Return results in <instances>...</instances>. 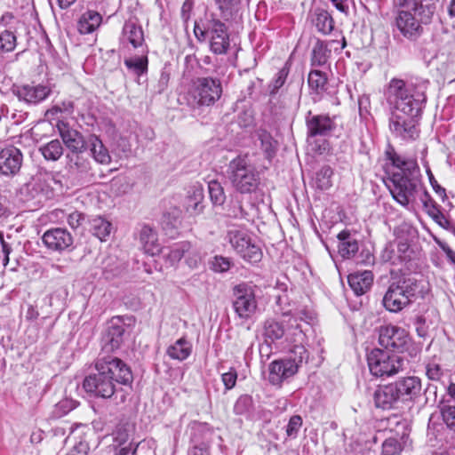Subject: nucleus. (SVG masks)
Segmentation results:
<instances>
[{
  "instance_id": "nucleus-1",
  "label": "nucleus",
  "mask_w": 455,
  "mask_h": 455,
  "mask_svg": "<svg viewBox=\"0 0 455 455\" xmlns=\"http://www.w3.org/2000/svg\"><path fill=\"white\" fill-rule=\"evenodd\" d=\"M95 372L86 376L84 390L98 398L108 399L116 391V385L131 386L133 375L131 368L121 359L112 355L97 358Z\"/></svg>"
},
{
  "instance_id": "nucleus-2",
  "label": "nucleus",
  "mask_w": 455,
  "mask_h": 455,
  "mask_svg": "<svg viewBox=\"0 0 455 455\" xmlns=\"http://www.w3.org/2000/svg\"><path fill=\"white\" fill-rule=\"evenodd\" d=\"M427 84L393 78L387 89V100L392 111L404 115L421 116L427 101Z\"/></svg>"
},
{
  "instance_id": "nucleus-3",
  "label": "nucleus",
  "mask_w": 455,
  "mask_h": 455,
  "mask_svg": "<svg viewBox=\"0 0 455 455\" xmlns=\"http://www.w3.org/2000/svg\"><path fill=\"white\" fill-rule=\"evenodd\" d=\"M388 186L393 198L403 207H408L423 188L420 170L411 172H393Z\"/></svg>"
},
{
  "instance_id": "nucleus-4",
  "label": "nucleus",
  "mask_w": 455,
  "mask_h": 455,
  "mask_svg": "<svg viewBox=\"0 0 455 455\" xmlns=\"http://www.w3.org/2000/svg\"><path fill=\"white\" fill-rule=\"evenodd\" d=\"M419 283L414 277H403L392 283L383 297V306L390 312H399L416 297Z\"/></svg>"
},
{
  "instance_id": "nucleus-5",
  "label": "nucleus",
  "mask_w": 455,
  "mask_h": 455,
  "mask_svg": "<svg viewBox=\"0 0 455 455\" xmlns=\"http://www.w3.org/2000/svg\"><path fill=\"white\" fill-rule=\"evenodd\" d=\"M222 88L218 80L199 77L192 82L188 92V102L193 108L211 106L221 96Z\"/></svg>"
},
{
  "instance_id": "nucleus-6",
  "label": "nucleus",
  "mask_w": 455,
  "mask_h": 455,
  "mask_svg": "<svg viewBox=\"0 0 455 455\" xmlns=\"http://www.w3.org/2000/svg\"><path fill=\"white\" fill-rule=\"evenodd\" d=\"M367 363L371 373L376 377H391L403 371L404 360L396 354L374 348L367 355Z\"/></svg>"
},
{
  "instance_id": "nucleus-7",
  "label": "nucleus",
  "mask_w": 455,
  "mask_h": 455,
  "mask_svg": "<svg viewBox=\"0 0 455 455\" xmlns=\"http://www.w3.org/2000/svg\"><path fill=\"white\" fill-rule=\"evenodd\" d=\"M232 171V183L241 193H251L259 183V177L254 166L246 156H239L229 164Z\"/></svg>"
},
{
  "instance_id": "nucleus-8",
  "label": "nucleus",
  "mask_w": 455,
  "mask_h": 455,
  "mask_svg": "<svg viewBox=\"0 0 455 455\" xmlns=\"http://www.w3.org/2000/svg\"><path fill=\"white\" fill-rule=\"evenodd\" d=\"M263 337L267 344L283 337L289 343H301L304 339V333L301 326L297 323V318H289L287 327L281 322L268 319L264 323Z\"/></svg>"
},
{
  "instance_id": "nucleus-9",
  "label": "nucleus",
  "mask_w": 455,
  "mask_h": 455,
  "mask_svg": "<svg viewBox=\"0 0 455 455\" xmlns=\"http://www.w3.org/2000/svg\"><path fill=\"white\" fill-rule=\"evenodd\" d=\"M421 116L404 115L392 111L389 117L391 134L403 141L416 140L419 137V119Z\"/></svg>"
},
{
  "instance_id": "nucleus-10",
  "label": "nucleus",
  "mask_w": 455,
  "mask_h": 455,
  "mask_svg": "<svg viewBox=\"0 0 455 455\" xmlns=\"http://www.w3.org/2000/svg\"><path fill=\"white\" fill-rule=\"evenodd\" d=\"M233 309L241 320H247L256 312L257 300L254 287L241 283L233 288Z\"/></svg>"
},
{
  "instance_id": "nucleus-11",
  "label": "nucleus",
  "mask_w": 455,
  "mask_h": 455,
  "mask_svg": "<svg viewBox=\"0 0 455 455\" xmlns=\"http://www.w3.org/2000/svg\"><path fill=\"white\" fill-rule=\"evenodd\" d=\"M229 243L241 258L250 263H257L262 258V251L251 242L245 229L229 230Z\"/></svg>"
},
{
  "instance_id": "nucleus-12",
  "label": "nucleus",
  "mask_w": 455,
  "mask_h": 455,
  "mask_svg": "<svg viewBox=\"0 0 455 455\" xmlns=\"http://www.w3.org/2000/svg\"><path fill=\"white\" fill-rule=\"evenodd\" d=\"M379 343L386 349L403 353L411 345L409 333L395 325L381 326L379 330Z\"/></svg>"
},
{
  "instance_id": "nucleus-13",
  "label": "nucleus",
  "mask_w": 455,
  "mask_h": 455,
  "mask_svg": "<svg viewBox=\"0 0 455 455\" xmlns=\"http://www.w3.org/2000/svg\"><path fill=\"white\" fill-rule=\"evenodd\" d=\"M429 22H423L420 17L415 13L412 9L404 8L398 12L395 17V25L403 36L410 40H416L423 33L422 24H428Z\"/></svg>"
},
{
  "instance_id": "nucleus-14",
  "label": "nucleus",
  "mask_w": 455,
  "mask_h": 455,
  "mask_svg": "<svg viewBox=\"0 0 455 455\" xmlns=\"http://www.w3.org/2000/svg\"><path fill=\"white\" fill-rule=\"evenodd\" d=\"M42 241L48 250L61 253L72 247L74 237L66 228H53L44 233Z\"/></svg>"
},
{
  "instance_id": "nucleus-15",
  "label": "nucleus",
  "mask_w": 455,
  "mask_h": 455,
  "mask_svg": "<svg viewBox=\"0 0 455 455\" xmlns=\"http://www.w3.org/2000/svg\"><path fill=\"white\" fill-rule=\"evenodd\" d=\"M50 87L43 84H14L12 92L20 101L26 104H38L51 93Z\"/></svg>"
},
{
  "instance_id": "nucleus-16",
  "label": "nucleus",
  "mask_w": 455,
  "mask_h": 455,
  "mask_svg": "<svg viewBox=\"0 0 455 455\" xmlns=\"http://www.w3.org/2000/svg\"><path fill=\"white\" fill-rule=\"evenodd\" d=\"M23 155L18 148L8 146L0 151V173L7 177L16 175L22 165Z\"/></svg>"
},
{
  "instance_id": "nucleus-17",
  "label": "nucleus",
  "mask_w": 455,
  "mask_h": 455,
  "mask_svg": "<svg viewBox=\"0 0 455 455\" xmlns=\"http://www.w3.org/2000/svg\"><path fill=\"white\" fill-rule=\"evenodd\" d=\"M57 129L63 143L72 153L79 154L86 150L87 140L80 132L63 121L58 122Z\"/></svg>"
},
{
  "instance_id": "nucleus-18",
  "label": "nucleus",
  "mask_w": 455,
  "mask_h": 455,
  "mask_svg": "<svg viewBox=\"0 0 455 455\" xmlns=\"http://www.w3.org/2000/svg\"><path fill=\"white\" fill-rule=\"evenodd\" d=\"M307 138L324 137L335 129L334 121L327 115H312L307 112L306 116Z\"/></svg>"
},
{
  "instance_id": "nucleus-19",
  "label": "nucleus",
  "mask_w": 455,
  "mask_h": 455,
  "mask_svg": "<svg viewBox=\"0 0 455 455\" xmlns=\"http://www.w3.org/2000/svg\"><path fill=\"white\" fill-rule=\"evenodd\" d=\"M402 403L416 402L421 396V379L416 376L400 378L395 381Z\"/></svg>"
},
{
  "instance_id": "nucleus-20",
  "label": "nucleus",
  "mask_w": 455,
  "mask_h": 455,
  "mask_svg": "<svg viewBox=\"0 0 455 455\" xmlns=\"http://www.w3.org/2000/svg\"><path fill=\"white\" fill-rule=\"evenodd\" d=\"M125 332L124 323L120 316L113 317L108 323L103 336L104 349L114 351L118 349L124 342Z\"/></svg>"
},
{
  "instance_id": "nucleus-21",
  "label": "nucleus",
  "mask_w": 455,
  "mask_h": 455,
  "mask_svg": "<svg viewBox=\"0 0 455 455\" xmlns=\"http://www.w3.org/2000/svg\"><path fill=\"white\" fill-rule=\"evenodd\" d=\"M297 373L296 364L286 359L275 360L269 364L268 380L280 386L284 380Z\"/></svg>"
},
{
  "instance_id": "nucleus-22",
  "label": "nucleus",
  "mask_w": 455,
  "mask_h": 455,
  "mask_svg": "<svg viewBox=\"0 0 455 455\" xmlns=\"http://www.w3.org/2000/svg\"><path fill=\"white\" fill-rule=\"evenodd\" d=\"M375 406L383 410H389L401 402L395 382L379 386L374 392Z\"/></svg>"
},
{
  "instance_id": "nucleus-23",
  "label": "nucleus",
  "mask_w": 455,
  "mask_h": 455,
  "mask_svg": "<svg viewBox=\"0 0 455 455\" xmlns=\"http://www.w3.org/2000/svg\"><path fill=\"white\" fill-rule=\"evenodd\" d=\"M400 6L412 9L423 22H430L436 10L435 0H400Z\"/></svg>"
},
{
  "instance_id": "nucleus-24",
  "label": "nucleus",
  "mask_w": 455,
  "mask_h": 455,
  "mask_svg": "<svg viewBox=\"0 0 455 455\" xmlns=\"http://www.w3.org/2000/svg\"><path fill=\"white\" fill-rule=\"evenodd\" d=\"M347 282L355 294L360 296L364 294L371 287L373 274L369 270L355 272L348 275Z\"/></svg>"
},
{
  "instance_id": "nucleus-25",
  "label": "nucleus",
  "mask_w": 455,
  "mask_h": 455,
  "mask_svg": "<svg viewBox=\"0 0 455 455\" xmlns=\"http://www.w3.org/2000/svg\"><path fill=\"white\" fill-rule=\"evenodd\" d=\"M211 50L216 54H225L228 51V31L226 25L220 21H217L213 25Z\"/></svg>"
},
{
  "instance_id": "nucleus-26",
  "label": "nucleus",
  "mask_w": 455,
  "mask_h": 455,
  "mask_svg": "<svg viewBox=\"0 0 455 455\" xmlns=\"http://www.w3.org/2000/svg\"><path fill=\"white\" fill-rule=\"evenodd\" d=\"M140 241L144 251L154 256L161 252V246L158 243L157 234L149 226H143L140 232Z\"/></svg>"
},
{
  "instance_id": "nucleus-27",
  "label": "nucleus",
  "mask_w": 455,
  "mask_h": 455,
  "mask_svg": "<svg viewBox=\"0 0 455 455\" xmlns=\"http://www.w3.org/2000/svg\"><path fill=\"white\" fill-rule=\"evenodd\" d=\"M339 241V254L343 259H351L358 251L359 246L357 240L348 230H342L337 235Z\"/></svg>"
},
{
  "instance_id": "nucleus-28",
  "label": "nucleus",
  "mask_w": 455,
  "mask_h": 455,
  "mask_svg": "<svg viewBox=\"0 0 455 455\" xmlns=\"http://www.w3.org/2000/svg\"><path fill=\"white\" fill-rule=\"evenodd\" d=\"M87 145L93 159L100 164H108L111 162V156L108 148L104 146L101 140L96 135H90Z\"/></svg>"
},
{
  "instance_id": "nucleus-29",
  "label": "nucleus",
  "mask_w": 455,
  "mask_h": 455,
  "mask_svg": "<svg viewBox=\"0 0 455 455\" xmlns=\"http://www.w3.org/2000/svg\"><path fill=\"white\" fill-rule=\"evenodd\" d=\"M101 21L102 17L98 12L89 10L79 18L77 29L80 34H91L100 27Z\"/></svg>"
},
{
  "instance_id": "nucleus-30",
  "label": "nucleus",
  "mask_w": 455,
  "mask_h": 455,
  "mask_svg": "<svg viewBox=\"0 0 455 455\" xmlns=\"http://www.w3.org/2000/svg\"><path fill=\"white\" fill-rule=\"evenodd\" d=\"M192 352L191 343L184 337L176 340L173 344L170 345L166 349L167 355L178 361L186 360Z\"/></svg>"
},
{
  "instance_id": "nucleus-31",
  "label": "nucleus",
  "mask_w": 455,
  "mask_h": 455,
  "mask_svg": "<svg viewBox=\"0 0 455 455\" xmlns=\"http://www.w3.org/2000/svg\"><path fill=\"white\" fill-rule=\"evenodd\" d=\"M180 210L178 208L171 209L165 212L162 218V228L166 235L173 237L180 226Z\"/></svg>"
},
{
  "instance_id": "nucleus-32",
  "label": "nucleus",
  "mask_w": 455,
  "mask_h": 455,
  "mask_svg": "<svg viewBox=\"0 0 455 455\" xmlns=\"http://www.w3.org/2000/svg\"><path fill=\"white\" fill-rule=\"evenodd\" d=\"M123 35L134 48L141 46L144 42V34L141 27L132 21L124 23Z\"/></svg>"
},
{
  "instance_id": "nucleus-33",
  "label": "nucleus",
  "mask_w": 455,
  "mask_h": 455,
  "mask_svg": "<svg viewBox=\"0 0 455 455\" xmlns=\"http://www.w3.org/2000/svg\"><path fill=\"white\" fill-rule=\"evenodd\" d=\"M17 46V36L14 30L0 25V56L12 52Z\"/></svg>"
},
{
  "instance_id": "nucleus-34",
  "label": "nucleus",
  "mask_w": 455,
  "mask_h": 455,
  "mask_svg": "<svg viewBox=\"0 0 455 455\" xmlns=\"http://www.w3.org/2000/svg\"><path fill=\"white\" fill-rule=\"evenodd\" d=\"M388 159L392 164L397 168L395 172H411L416 170H420L415 159L404 158L403 156L396 154L395 152L387 153Z\"/></svg>"
},
{
  "instance_id": "nucleus-35",
  "label": "nucleus",
  "mask_w": 455,
  "mask_h": 455,
  "mask_svg": "<svg viewBox=\"0 0 455 455\" xmlns=\"http://www.w3.org/2000/svg\"><path fill=\"white\" fill-rule=\"evenodd\" d=\"M90 226L92 235L100 241H106L112 230L111 223L100 216L92 218L90 220Z\"/></svg>"
},
{
  "instance_id": "nucleus-36",
  "label": "nucleus",
  "mask_w": 455,
  "mask_h": 455,
  "mask_svg": "<svg viewBox=\"0 0 455 455\" xmlns=\"http://www.w3.org/2000/svg\"><path fill=\"white\" fill-rule=\"evenodd\" d=\"M318 32L329 35L334 28V20L331 14L324 10H316L313 20Z\"/></svg>"
},
{
  "instance_id": "nucleus-37",
  "label": "nucleus",
  "mask_w": 455,
  "mask_h": 455,
  "mask_svg": "<svg viewBox=\"0 0 455 455\" xmlns=\"http://www.w3.org/2000/svg\"><path fill=\"white\" fill-rule=\"evenodd\" d=\"M39 151L47 161H58L63 155L62 143L55 139L39 148Z\"/></svg>"
},
{
  "instance_id": "nucleus-38",
  "label": "nucleus",
  "mask_w": 455,
  "mask_h": 455,
  "mask_svg": "<svg viewBox=\"0 0 455 455\" xmlns=\"http://www.w3.org/2000/svg\"><path fill=\"white\" fill-rule=\"evenodd\" d=\"M124 63L127 69L137 76H140L148 72V59L147 53L141 56L126 58Z\"/></svg>"
},
{
  "instance_id": "nucleus-39",
  "label": "nucleus",
  "mask_w": 455,
  "mask_h": 455,
  "mask_svg": "<svg viewBox=\"0 0 455 455\" xmlns=\"http://www.w3.org/2000/svg\"><path fill=\"white\" fill-rule=\"evenodd\" d=\"M233 411L236 415L250 418L254 411V403L249 395H241L234 403Z\"/></svg>"
},
{
  "instance_id": "nucleus-40",
  "label": "nucleus",
  "mask_w": 455,
  "mask_h": 455,
  "mask_svg": "<svg viewBox=\"0 0 455 455\" xmlns=\"http://www.w3.org/2000/svg\"><path fill=\"white\" fill-rule=\"evenodd\" d=\"M191 247L188 242H180L172 245L168 252L164 251V256L170 265L173 266L177 264L184 256L185 252H188Z\"/></svg>"
},
{
  "instance_id": "nucleus-41",
  "label": "nucleus",
  "mask_w": 455,
  "mask_h": 455,
  "mask_svg": "<svg viewBox=\"0 0 455 455\" xmlns=\"http://www.w3.org/2000/svg\"><path fill=\"white\" fill-rule=\"evenodd\" d=\"M257 137L260 140L261 149L266 154L267 158L273 157L276 149V142L271 134L265 130H259L257 132Z\"/></svg>"
},
{
  "instance_id": "nucleus-42",
  "label": "nucleus",
  "mask_w": 455,
  "mask_h": 455,
  "mask_svg": "<svg viewBox=\"0 0 455 455\" xmlns=\"http://www.w3.org/2000/svg\"><path fill=\"white\" fill-rule=\"evenodd\" d=\"M333 170L329 165L323 166L316 173L315 178V186L321 190H326L332 186L331 178Z\"/></svg>"
},
{
  "instance_id": "nucleus-43",
  "label": "nucleus",
  "mask_w": 455,
  "mask_h": 455,
  "mask_svg": "<svg viewBox=\"0 0 455 455\" xmlns=\"http://www.w3.org/2000/svg\"><path fill=\"white\" fill-rule=\"evenodd\" d=\"M307 83L312 90L320 92L325 90L327 77L325 74L320 70H312L308 74Z\"/></svg>"
},
{
  "instance_id": "nucleus-44",
  "label": "nucleus",
  "mask_w": 455,
  "mask_h": 455,
  "mask_svg": "<svg viewBox=\"0 0 455 455\" xmlns=\"http://www.w3.org/2000/svg\"><path fill=\"white\" fill-rule=\"evenodd\" d=\"M436 41L440 47L448 52L455 51V32L443 29L441 33L436 35Z\"/></svg>"
},
{
  "instance_id": "nucleus-45",
  "label": "nucleus",
  "mask_w": 455,
  "mask_h": 455,
  "mask_svg": "<svg viewBox=\"0 0 455 455\" xmlns=\"http://www.w3.org/2000/svg\"><path fill=\"white\" fill-rule=\"evenodd\" d=\"M290 72V63L287 61L284 66L277 72L268 88L270 94L277 93L278 90L284 84Z\"/></svg>"
},
{
  "instance_id": "nucleus-46",
  "label": "nucleus",
  "mask_w": 455,
  "mask_h": 455,
  "mask_svg": "<svg viewBox=\"0 0 455 455\" xmlns=\"http://www.w3.org/2000/svg\"><path fill=\"white\" fill-rule=\"evenodd\" d=\"M208 187L212 202L215 205H222L226 201L224 188L217 180L210 181Z\"/></svg>"
},
{
  "instance_id": "nucleus-47",
  "label": "nucleus",
  "mask_w": 455,
  "mask_h": 455,
  "mask_svg": "<svg viewBox=\"0 0 455 455\" xmlns=\"http://www.w3.org/2000/svg\"><path fill=\"white\" fill-rule=\"evenodd\" d=\"M308 358V354L304 346L301 344H296L290 351L289 357L286 358L289 362H293L296 364V369L298 370L300 364L307 361Z\"/></svg>"
},
{
  "instance_id": "nucleus-48",
  "label": "nucleus",
  "mask_w": 455,
  "mask_h": 455,
  "mask_svg": "<svg viewBox=\"0 0 455 455\" xmlns=\"http://www.w3.org/2000/svg\"><path fill=\"white\" fill-rule=\"evenodd\" d=\"M403 450V445L397 437H388L382 443L383 455H397Z\"/></svg>"
},
{
  "instance_id": "nucleus-49",
  "label": "nucleus",
  "mask_w": 455,
  "mask_h": 455,
  "mask_svg": "<svg viewBox=\"0 0 455 455\" xmlns=\"http://www.w3.org/2000/svg\"><path fill=\"white\" fill-rule=\"evenodd\" d=\"M442 419L446 426L455 431V406L450 404H443L440 406Z\"/></svg>"
},
{
  "instance_id": "nucleus-50",
  "label": "nucleus",
  "mask_w": 455,
  "mask_h": 455,
  "mask_svg": "<svg viewBox=\"0 0 455 455\" xmlns=\"http://www.w3.org/2000/svg\"><path fill=\"white\" fill-rule=\"evenodd\" d=\"M325 47L318 43L315 45L312 51L311 64L313 66H323L327 60Z\"/></svg>"
},
{
  "instance_id": "nucleus-51",
  "label": "nucleus",
  "mask_w": 455,
  "mask_h": 455,
  "mask_svg": "<svg viewBox=\"0 0 455 455\" xmlns=\"http://www.w3.org/2000/svg\"><path fill=\"white\" fill-rule=\"evenodd\" d=\"M302 425V419L299 415H293L290 418L286 427V434L288 436L295 437Z\"/></svg>"
},
{
  "instance_id": "nucleus-52",
  "label": "nucleus",
  "mask_w": 455,
  "mask_h": 455,
  "mask_svg": "<svg viewBox=\"0 0 455 455\" xmlns=\"http://www.w3.org/2000/svg\"><path fill=\"white\" fill-rule=\"evenodd\" d=\"M89 450V443L85 437H83L79 442L76 443L67 455H88Z\"/></svg>"
},
{
  "instance_id": "nucleus-53",
  "label": "nucleus",
  "mask_w": 455,
  "mask_h": 455,
  "mask_svg": "<svg viewBox=\"0 0 455 455\" xmlns=\"http://www.w3.org/2000/svg\"><path fill=\"white\" fill-rule=\"evenodd\" d=\"M210 268L218 273H223L228 270V259L222 256H215L210 262Z\"/></svg>"
},
{
  "instance_id": "nucleus-54",
  "label": "nucleus",
  "mask_w": 455,
  "mask_h": 455,
  "mask_svg": "<svg viewBox=\"0 0 455 455\" xmlns=\"http://www.w3.org/2000/svg\"><path fill=\"white\" fill-rule=\"evenodd\" d=\"M424 404H434L437 399V387L434 384H428L423 392Z\"/></svg>"
},
{
  "instance_id": "nucleus-55",
  "label": "nucleus",
  "mask_w": 455,
  "mask_h": 455,
  "mask_svg": "<svg viewBox=\"0 0 455 455\" xmlns=\"http://www.w3.org/2000/svg\"><path fill=\"white\" fill-rule=\"evenodd\" d=\"M426 373L429 379L437 381L443 376V370L437 363H428L426 368Z\"/></svg>"
},
{
  "instance_id": "nucleus-56",
  "label": "nucleus",
  "mask_w": 455,
  "mask_h": 455,
  "mask_svg": "<svg viewBox=\"0 0 455 455\" xmlns=\"http://www.w3.org/2000/svg\"><path fill=\"white\" fill-rule=\"evenodd\" d=\"M393 424H395L398 429L391 428V430L395 431L397 436H399L401 439H403L406 435H408V433H407L408 425L405 420H398L397 419H390L389 426L391 427Z\"/></svg>"
},
{
  "instance_id": "nucleus-57",
  "label": "nucleus",
  "mask_w": 455,
  "mask_h": 455,
  "mask_svg": "<svg viewBox=\"0 0 455 455\" xmlns=\"http://www.w3.org/2000/svg\"><path fill=\"white\" fill-rule=\"evenodd\" d=\"M427 175H428V178H429V181H430V184L434 189V191L443 199L444 200L445 197H446V192H445V188H443V187H441L437 181L435 180V177L433 175V173L431 172V171L429 169H427Z\"/></svg>"
},
{
  "instance_id": "nucleus-58",
  "label": "nucleus",
  "mask_w": 455,
  "mask_h": 455,
  "mask_svg": "<svg viewBox=\"0 0 455 455\" xmlns=\"http://www.w3.org/2000/svg\"><path fill=\"white\" fill-rule=\"evenodd\" d=\"M0 243L2 246L3 253L4 254L3 265L6 266L9 262V254L12 251V248L11 243L4 239L3 232H0Z\"/></svg>"
},
{
  "instance_id": "nucleus-59",
  "label": "nucleus",
  "mask_w": 455,
  "mask_h": 455,
  "mask_svg": "<svg viewBox=\"0 0 455 455\" xmlns=\"http://www.w3.org/2000/svg\"><path fill=\"white\" fill-rule=\"evenodd\" d=\"M84 220V215L79 212H74L68 217V223L72 228H77Z\"/></svg>"
},
{
  "instance_id": "nucleus-60",
  "label": "nucleus",
  "mask_w": 455,
  "mask_h": 455,
  "mask_svg": "<svg viewBox=\"0 0 455 455\" xmlns=\"http://www.w3.org/2000/svg\"><path fill=\"white\" fill-rule=\"evenodd\" d=\"M419 193V200L421 201L424 209L430 208L432 205L436 204L435 200L431 197L430 194L424 188Z\"/></svg>"
},
{
  "instance_id": "nucleus-61",
  "label": "nucleus",
  "mask_w": 455,
  "mask_h": 455,
  "mask_svg": "<svg viewBox=\"0 0 455 455\" xmlns=\"http://www.w3.org/2000/svg\"><path fill=\"white\" fill-rule=\"evenodd\" d=\"M201 260H202V257H201L200 253L196 251L190 252L188 257L186 259L188 265L191 268H196L198 267V264L201 262Z\"/></svg>"
},
{
  "instance_id": "nucleus-62",
  "label": "nucleus",
  "mask_w": 455,
  "mask_h": 455,
  "mask_svg": "<svg viewBox=\"0 0 455 455\" xmlns=\"http://www.w3.org/2000/svg\"><path fill=\"white\" fill-rule=\"evenodd\" d=\"M437 243L443 251L446 254L449 261L455 265V251L446 243L438 241Z\"/></svg>"
},
{
  "instance_id": "nucleus-63",
  "label": "nucleus",
  "mask_w": 455,
  "mask_h": 455,
  "mask_svg": "<svg viewBox=\"0 0 455 455\" xmlns=\"http://www.w3.org/2000/svg\"><path fill=\"white\" fill-rule=\"evenodd\" d=\"M193 8V4L190 0H186L181 7V18L184 22H188L190 19V13Z\"/></svg>"
},
{
  "instance_id": "nucleus-64",
  "label": "nucleus",
  "mask_w": 455,
  "mask_h": 455,
  "mask_svg": "<svg viewBox=\"0 0 455 455\" xmlns=\"http://www.w3.org/2000/svg\"><path fill=\"white\" fill-rule=\"evenodd\" d=\"M61 113V109L59 108V103L54 104L51 108L45 112V117L49 119H55Z\"/></svg>"
}]
</instances>
